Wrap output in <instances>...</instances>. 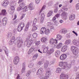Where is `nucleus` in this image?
<instances>
[{
    "label": "nucleus",
    "mask_w": 79,
    "mask_h": 79,
    "mask_svg": "<svg viewBox=\"0 0 79 79\" xmlns=\"http://www.w3.org/2000/svg\"><path fill=\"white\" fill-rule=\"evenodd\" d=\"M15 38L14 36H13L10 41V45H12L14 42L15 44L17 45L18 47H21L23 43V40H22L21 38L18 37L15 40Z\"/></svg>",
    "instance_id": "obj_1"
},
{
    "label": "nucleus",
    "mask_w": 79,
    "mask_h": 79,
    "mask_svg": "<svg viewBox=\"0 0 79 79\" xmlns=\"http://www.w3.org/2000/svg\"><path fill=\"white\" fill-rule=\"evenodd\" d=\"M28 8L30 10H32L34 9V4L32 3H31L29 5V6H26L24 8V10H25V11L28 10Z\"/></svg>",
    "instance_id": "obj_2"
},
{
    "label": "nucleus",
    "mask_w": 79,
    "mask_h": 79,
    "mask_svg": "<svg viewBox=\"0 0 79 79\" xmlns=\"http://www.w3.org/2000/svg\"><path fill=\"white\" fill-rule=\"evenodd\" d=\"M24 27V23H21L19 24V25L18 27V28L17 29L18 32H20L22 30L23 27Z\"/></svg>",
    "instance_id": "obj_3"
},
{
    "label": "nucleus",
    "mask_w": 79,
    "mask_h": 79,
    "mask_svg": "<svg viewBox=\"0 0 79 79\" xmlns=\"http://www.w3.org/2000/svg\"><path fill=\"white\" fill-rule=\"evenodd\" d=\"M68 65V62H61L59 63V66L60 67H63L62 69H64L65 68L67 67V65Z\"/></svg>",
    "instance_id": "obj_4"
},
{
    "label": "nucleus",
    "mask_w": 79,
    "mask_h": 79,
    "mask_svg": "<svg viewBox=\"0 0 79 79\" xmlns=\"http://www.w3.org/2000/svg\"><path fill=\"white\" fill-rule=\"evenodd\" d=\"M33 42V40H28L27 41V39H26V41L24 42V44L26 43L27 44L26 46L29 47L32 44Z\"/></svg>",
    "instance_id": "obj_5"
},
{
    "label": "nucleus",
    "mask_w": 79,
    "mask_h": 79,
    "mask_svg": "<svg viewBox=\"0 0 79 79\" xmlns=\"http://www.w3.org/2000/svg\"><path fill=\"white\" fill-rule=\"evenodd\" d=\"M19 61V57L18 56H16L15 57L14 60V64L16 65L18 63Z\"/></svg>",
    "instance_id": "obj_6"
},
{
    "label": "nucleus",
    "mask_w": 79,
    "mask_h": 79,
    "mask_svg": "<svg viewBox=\"0 0 79 79\" xmlns=\"http://www.w3.org/2000/svg\"><path fill=\"white\" fill-rule=\"evenodd\" d=\"M60 79H68V76L64 73H62L60 76Z\"/></svg>",
    "instance_id": "obj_7"
},
{
    "label": "nucleus",
    "mask_w": 79,
    "mask_h": 79,
    "mask_svg": "<svg viewBox=\"0 0 79 79\" xmlns=\"http://www.w3.org/2000/svg\"><path fill=\"white\" fill-rule=\"evenodd\" d=\"M55 43L56 44H58V40H56V39H55L54 40L52 38L50 39V44H51V45L54 44H55Z\"/></svg>",
    "instance_id": "obj_8"
},
{
    "label": "nucleus",
    "mask_w": 79,
    "mask_h": 79,
    "mask_svg": "<svg viewBox=\"0 0 79 79\" xmlns=\"http://www.w3.org/2000/svg\"><path fill=\"white\" fill-rule=\"evenodd\" d=\"M71 49L73 53H76L77 52H78V48L76 47L73 46H72Z\"/></svg>",
    "instance_id": "obj_9"
},
{
    "label": "nucleus",
    "mask_w": 79,
    "mask_h": 79,
    "mask_svg": "<svg viewBox=\"0 0 79 79\" xmlns=\"http://www.w3.org/2000/svg\"><path fill=\"white\" fill-rule=\"evenodd\" d=\"M73 45H75L78 47H79V42L76 40H74L73 41Z\"/></svg>",
    "instance_id": "obj_10"
},
{
    "label": "nucleus",
    "mask_w": 79,
    "mask_h": 79,
    "mask_svg": "<svg viewBox=\"0 0 79 79\" xmlns=\"http://www.w3.org/2000/svg\"><path fill=\"white\" fill-rule=\"evenodd\" d=\"M44 71V69L42 68H40L38 70L37 72V75H39L41 74Z\"/></svg>",
    "instance_id": "obj_11"
},
{
    "label": "nucleus",
    "mask_w": 79,
    "mask_h": 79,
    "mask_svg": "<svg viewBox=\"0 0 79 79\" xmlns=\"http://www.w3.org/2000/svg\"><path fill=\"white\" fill-rule=\"evenodd\" d=\"M2 5L3 6H6L8 5V1L5 0L2 3Z\"/></svg>",
    "instance_id": "obj_12"
},
{
    "label": "nucleus",
    "mask_w": 79,
    "mask_h": 79,
    "mask_svg": "<svg viewBox=\"0 0 79 79\" xmlns=\"http://www.w3.org/2000/svg\"><path fill=\"white\" fill-rule=\"evenodd\" d=\"M51 74H52V72L50 71H47L45 74V77H46L48 79L49 77V76L51 75Z\"/></svg>",
    "instance_id": "obj_13"
},
{
    "label": "nucleus",
    "mask_w": 79,
    "mask_h": 79,
    "mask_svg": "<svg viewBox=\"0 0 79 79\" xmlns=\"http://www.w3.org/2000/svg\"><path fill=\"white\" fill-rule=\"evenodd\" d=\"M67 57V56L66 55L64 54L62 55L60 57V59L61 60H64Z\"/></svg>",
    "instance_id": "obj_14"
},
{
    "label": "nucleus",
    "mask_w": 79,
    "mask_h": 79,
    "mask_svg": "<svg viewBox=\"0 0 79 79\" xmlns=\"http://www.w3.org/2000/svg\"><path fill=\"white\" fill-rule=\"evenodd\" d=\"M68 47V46L65 45L63 46L61 48V51L62 52H66L67 50V48Z\"/></svg>",
    "instance_id": "obj_15"
},
{
    "label": "nucleus",
    "mask_w": 79,
    "mask_h": 79,
    "mask_svg": "<svg viewBox=\"0 0 79 79\" xmlns=\"http://www.w3.org/2000/svg\"><path fill=\"white\" fill-rule=\"evenodd\" d=\"M74 18H75V15L74 14H72L69 17V19L71 21L74 20Z\"/></svg>",
    "instance_id": "obj_16"
},
{
    "label": "nucleus",
    "mask_w": 79,
    "mask_h": 79,
    "mask_svg": "<svg viewBox=\"0 0 79 79\" xmlns=\"http://www.w3.org/2000/svg\"><path fill=\"white\" fill-rule=\"evenodd\" d=\"M45 30H46V28H45L44 27L42 28L41 29L40 34H44L45 33Z\"/></svg>",
    "instance_id": "obj_17"
},
{
    "label": "nucleus",
    "mask_w": 79,
    "mask_h": 79,
    "mask_svg": "<svg viewBox=\"0 0 79 79\" xmlns=\"http://www.w3.org/2000/svg\"><path fill=\"white\" fill-rule=\"evenodd\" d=\"M6 14V12L5 9H3L1 11V13L0 14V15H5Z\"/></svg>",
    "instance_id": "obj_18"
},
{
    "label": "nucleus",
    "mask_w": 79,
    "mask_h": 79,
    "mask_svg": "<svg viewBox=\"0 0 79 79\" xmlns=\"http://www.w3.org/2000/svg\"><path fill=\"white\" fill-rule=\"evenodd\" d=\"M60 32L62 34H66L67 32V30L66 29L63 28L61 29L60 31Z\"/></svg>",
    "instance_id": "obj_19"
},
{
    "label": "nucleus",
    "mask_w": 79,
    "mask_h": 79,
    "mask_svg": "<svg viewBox=\"0 0 79 79\" xmlns=\"http://www.w3.org/2000/svg\"><path fill=\"white\" fill-rule=\"evenodd\" d=\"M29 24H30V23L29 22H27L25 29V31H26V32L28 30V29H29Z\"/></svg>",
    "instance_id": "obj_20"
},
{
    "label": "nucleus",
    "mask_w": 79,
    "mask_h": 79,
    "mask_svg": "<svg viewBox=\"0 0 79 79\" xmlns=\"http://www.w3.org/2000/svg\"><path fill=\"white\" fill-rule=\"evenodd\" d=\"M23 68L22 70V73H24L25 72V69H26V65L25 64L23 63Z\"/></svg>",
    "instance_id": "obj_21"
},
{
    "label": "nucleus",
    "mask_w": 79,
    "mask_h": 79,
    "mask_svg": "<svg viewBox=\"0 0 79 79\" xmlns=\"http://www.w3.org/2000/svg\"><path fill=\"white\" fill-rule=\"evenodd\" d=\"M56 38L58 40H61L62 39V36L58 34L57 35Z\"/></svg>",
    "instance_id": "obj_22"
},
{
    "label": "nucleus",
    "mask_w": 79,
    "mask_h": 79,
    "mask_svg": "<svg viewBox=\"0 0 79 79\" xmlns=\"http://www.w3.org/2000/svg\"><path fill=\"white\" fill-rule=\"evenodd\" d=\"M53 11L52 10H50V11L48 13V14H47V16L48 17H49L51 16H52V14H53Z\"/></svg>",
    "instance_id": "obj_23"
},
{
    "label": "nucleus",
    "mask_w": 79,
    "mask_h": 79,
    "mask_svg": "<svg viewBox=\"0 0 79 79\" xmlns=\"http://www.w3.org/2000/svg\"><path fill=\"white\" fill-rule=\"evenodd\" d=\"M60 51L59 50H57L55 52V56L56 57H58V56L60 55Z\"/></svg>",
    "instance_id": "obj_24"
},
{
    "label": "nucleus",
    "mask_w": 79,
    "mask_h": 79,
    "mask_svg": "<svg viewBox=\"0 0 79 79\" xmlns=\"http://www.w3.org/2000/svg\"><path fill=\"white\" fill-rule=\"evenodd\" d=\"M62 45L63 44H62V43H60L59 44H58V45L57 46V48H58V49L60 48H61V47H62Z\"/></svg>",
    "instance_id": "obj_25"
},
{
    "label": "nucleus",
    "mask_w": 79,
    "mask_h": 79,
    "mask_svg": "<svg viewBox=\"0 0 79 79\" xmlns=\"http://www.w3.org/2000/svg\"><path fill=\"white\" fill-rule=\"evenodd\" d=\"M71 41L70 40H66L64 44L65 45H69L71 44Z\"/></svg>",
    "instance_id": "obj_26"
},
{
    "label": "nucleus",
    "mask_w": 79,
    "mask_h": 79,
    "mask_svg": "<svg viewBox=\"0 0 79 79\" xmlns=\"http://www.w3.org/2000/svg\"><path fill=\"white\" fill-rule=\"evenodd\" d=\"M5 49H4V51L5 52V53L6 55L8 56V50L6 47H5Z\"/></svg>",
    "instance_id": "obj_27"
},
{
    "label": "nucleus",
    "mask_w": 79,
    "mask_h": 79,
    "mask_svg": "<svg viewBox=\"0 0 79 79\" xmlns=\"http://www.w3.org/2000/svg\"><path fill=\"white\" fill-rule=\"evenodd\" d=\"M12 33L11 32H9L7 34V36L8 39H10L12 37Z\"/></svg>",
    "instance_id": "obj_28"
},
{
    "label": "nucleus",
    "mask_w": 79,
    "mask_h": 79,
    "mask_svg": "<svg viewBox=\"0 0 79 79\" xmlns=\"http://www.w3.org/2000/svg\"><path fill=\"white\" fill-rule=\"evenodd\" d=\"M47 38L45 37H43L41 40V42H44L46 43V41H47Z\"/></svg>",
    "instance_id": "obj_29"
},
{
    "label": "nucleus",
    "mask_w": 79,
    "mask_h": 79,
    "mask_svg": "<svg viewBox=\"0 0 79 79\" xmlns=\"http://www.w3.org/2000/svg\"><path fill=\"white\" fill-rule=\"evenodd\" d=\"M34 50V48H31L30 49L29 51L28 52V55H30V53H32V52H33V50Z\"/></svg>",
    "instance_id": "obj_30"
},
{
    "label": "nucleus",
    "mask_w": 79,
    "mask_h": 79,
    "mask_svg": "<svg viewBox=\"0 0 79 79\" xmlns=\"http://www.w3.org/2000/svg\"><path fill=\"white\" fill-rule=\"evenodd\" d=\"M61 72V69L60 68H58L56 70V73H60Z\"/></svg>",
    "instance_id": "obj_31"
},
{
    "label": "nucleus",
    "mask_w": 79,
    "mask_h": 79,
    "mask_svg": "<svg viewBox=\"0 0 79 79\" xmlns=\"http://www.w3.org/2000/svg\"><path fill=\"white\" fill-rule=\"evenodd\" d=\"M38 57V54H35L34 56L33 57V60H35L37 59V58Z\"/></svg>",
    "instance_id": "obj_32"
},
{
    "label": "nucleus",
    "mask_w": 79,
    "mask_h": 79,
    "mask_svg": "<svg viewBox=\"0 0 79 79\" xmlns=\"http://www.w3.org/2000/svg\"><path fill=\"white\" fill-rule=\"evenodd\" d=\"M33 26H34L33 27L32 30V31L33 32H34L37 29V27L36 26H35V25H34Z\"/></svg>",
    "instance_id": "obj_33"
},
{
    "label": "nucleus",
    "mask_w": 79,
    "mask_h": 79,
    "mask_svg": "<svg viewBox=\"0 0 79 79\" xmlns=\"http://www.w3.org/2000/svg\"><path fill=\"white\" fill-rule=\"evenodd\" d=\"M50 33V30L48 29H47L45 30V31L44 32V34L47 35V34H48Z\"/></svg>",
    "instance_id": "obj_34"
},
{
    "label": "nucleus",
    "mask_w": 79,
    "mask_h": 79,
    "mask_svg": "<svg viewBox=\"0 0 79 79\" xmlns=\"http://www.w3.org/2000/svg\"><path fill=\"white\" fill-rule=\"evenodd\" d=\"M10 3H11V4H13L14 6H16V2L14 1H11L10 2Z\"/></svg>",
    "instance_id": "obj_35"
},
{
    "label": "nucleus",
    "mask_w": 79,
    "mask_h": 79,
    "mask_svg": "<svg viewBox=\"0 0 79 79\" xmlns=\"http://www.w3.org/2000/svg\"><path fill=\"white\" fill-rule=\"evenodd\" d=\"M48 47L45 48L43 50V53H46L48 51Z\"/></svg>",
    "instance_id": "obj_36"
},
{
    "label": "nucleus",
    "mask_w": 79,
    "mask_h": 79,
    "mask_svg": "<svg viewBox=\"0 0 79 79\" xmlns=\"http://www.w3.org/2000/svg\"><path fill=\"white\" fill-rule=\"evenodd\" d=\"M26 5L25 3L24 2L21 3L19 5L22 8V7H24Z\"/></svg>",
    "instance_id": "obj_37"
},
{
    "label": "nucleus",
    "mask_w": 79,
    "mask_h": 79,
    "mask_svg": "<svg viewBox=\"0 0 79 79\" xmlns=\"http://www.w3.org/2000/svg\"><path fill=\"white\" fill-rule=\"evenodd\" d=\"M45 18V15L44 13H42L41 15V19H44V18Z\"/></svg>",
    "instance_id": "obj_38"
},
{
    "label": "nucleus",
    "mask_w": 79,
    "mask_h": 79,
    "mask_svg": "<svg viewBox=\"0 0 79 79\" xmlns=\"http://www.w3.org/2000/svg\"><path fill=\"white\" fill-rule=\"evenodd\" d=\"M37 22V20L36 18H35L34 21H33V26H35V25L36 23Z\"/></svg>",
    "instance_id": "obj_39"
},
{
    "label": "nucleus",
    "mask_w": 79,
    "mask_h": 79,
    "mask_svg": "<svg viewBox=\"0 0 79 79\" xmlns=\"http://www.w3.org/2000/svg\"><path fill=\"white\" fill-rule=\"evenodd\" d=\"M46 7V6H43L42 7V9H41L40 13H41L42 11H43V10H44V9H45V7Z\"/></svg>",
    "instance_id": "obj_40"
},
{
    "label": "nucleus",
    "mask_w": 79,
    "mask_h": 79,
    "mask_svg": "<svg viewBox=\"0 0 79 79\" xmlns=\"http://www.w3.org/2000/svg\"><path fill=\"white\" fill-rule=\"evenodd\" d=\"M43 63H42V62L39 61L37 63V65H38V66H39V65L40 66V65H42Z\"/></svg>",
    "instance_id": "obj_41"
},
{
    "label": "nucleus",
    "mask_w": 79,
    "mask_h": 79,
    "mask_svg": "<svg viewBox=\"0 0 79 79\" xmlns=\"http://www.w3.org/2000/svg\"><path fill=\"white\" fill-rule=\"evenodd\" d=\"M54 50H55L53 48H51L50 50V51H49V53H50L51 54L54 52Z\"/></svg>",
    "instance_id": "obj_42"
},
{
    "label": "nucleus",
    "mask_w": 79,
    "mask_h": 79,
    "mask_svg": "<svg viewBox=\"0 0 79 79\" xmlns=\"http://www.w3.org/2000/svg\"><path fill=\"white\" fill-rule=\"evenodd\" d=\"M33 66H34V64H33V63H31L28 65V67L30 68H32L33 67Z\"/></svg>",
    "instance_id": "obj_43"
},
{
    "label": "nucleus",
    "mask_w": 79,
    "mask_h": 79,
    "mask_svg": "<svg viewBox=\"0 0 79 79\" xmlns=\"http://www.w3.org/2000/svg\"><path fill=\"white\" fill-rule=\"evenodd\" d=\"M33 37L34 38H36L37 37V34L36 33H34L33 34Z\"/></svg>",
    "instance_id": "obj_44"
},
{
    "label": "nucleus",
    "mask_w": 79,
    "mask_h": 79,
    "mask_svg": "<svg viewBox=\"0 0 79 79\" xmlns=\"http://www.w3.org/2000/svg\"><path fill=\"white\" fill-rule=\"evenodd\" d=\"M47 25L48 26L50 27L52 25V23L51 22H49L47 23Z\"/></svg>",
    "instance_id": "obj_45"
},
{
    "label": "nucleus",
    "mask_w": 79,
    "mask_h": 79,
    "mask_svg": "<svg viewBox=\"0 0 79 79\" xmlns=\"http://www.w3.org/2000/svg\"><path fill=\"white\" fill-rule=\"evenodd\" d=\"M67 68L68 69H70L71 68V65L70 64H67Z\"/></svg>",
    "instance_id": "obj_46"
},
{
    "label": "nucleus",
    "mask_w": 79,
    "mask_h": 79,
    "mask_svg": "<svg viewBox=\"0 0 79 79\" xmlns=\"http://www.w3.org/2000/svg\"><path fill=\"white\" fill-rule=\"evenodd\" d=\"M10 9L12 11H15V7H14V6H11L10 7Z\"/></svg>",
    "instance_id": "obj_47"
},
{
    "label": "nucleus",
    "mask_w": 79,
    "mask_h": 79,
    "mask_svg": "<svg viewBox=\"0 0 79 79\" xmlns=\"http://www.w3.org/2000/svg\"><path fill=\"white\" fill-rule=\"evenodd\" d=\"M7 22L6 21L2 20L3 24V26H5L6 25V23Z\"/></svg>",
    "instance_id": "obj_48"
},
{
    "label": "nucleus",
    "mask_w": 79,
    "mask_h": 79,
    "mask_svg": "<svg viewBox=\"0 0 79 79\" xmlns=\"http://www.w3.org/2000/svg\"><path fill=\"white\" fill-rule=\"evenodd\" d=\"M55 63V61L54 60H52L50 61V64H54Z\"/></svg>",
    "instance_id": "obj_49"
},
{
    "label": "nucleus",
    "mask_w": 79,
    "mask_h": 79,
    "mask_svg": "<svg viewBox=\"0 0 79 79\" xmlns=\"http://www.w3.org/2000/svg\"><path fill=\"white\" fill-rule=\"evenodd\" d=\"M61 15L62 16H64L66 15V13H65V12H63L61 14Z\"/></svg>",
    "instance_id": "obj_50"
},
{
    "label": "nucleus",
    "mask_w": 79,
    "mask_h": 79,
    "mask_svg": "<svg viewBox=\"0 0 79 79\" xmlns=\"http://www.w3.org/2000/svg\"><path fill=\"white\" fill-rule=\"evenodd\" d=\"M64 10V11H67L68 10V8H64V6L62 7V11Z\"/></svg>",
    "instance_id": "obj_51"
},
{
    "label": "nucleus",
    "mask_w": 79,
    "mask_h": 79,
    "mask_svg": "<svg viewBox=\"0 0 79 79\" xmlns=\"http://www.w3.org/2000/svg\"><path fill=\"white\" fill-rule=\"evenodd\" d=\"M48 67V64L47 63H45L44 64V68L46 69Z\"/></svg>",
    "instance_id": "obj_52"
},
{
    "label": "nucleus",
    "mask_w": 79,
    "mask_h": 79,
    "mask_svg": "<svg viewBox=\"0 0 79 79\" xmlns=\"http://www.w3.org/2000/svg\"><path fill=\"white\" fill-rule=\"evenodd\" d=\"M76 8L77 10H79V3L77 4L76 5Z\"/></svg>",
    "instance_id": "obj_53"
},
{
    "label": "nucleus",
    "mask_w": 79,
    "mask_h": 79,
    "mask_svg": "<svg viewBox=\"0 0 79 79\" xmlns=\"http://www.w3.org/2000/svg\"><path fill=\"white\" fill-rule=\"evenodd\" d=\"M22 9H23L21 7H18V8H17V11H19L21 10H22Z\"/></svg>",
    "instance_id": "obj_54"
},
{
    "label": "nucleus",
    "mask_w": 79,
    "mask_h": 79,
    "mask_svg": "<svg viewBox=\"0 0 79 79\" xmlns=\"http://www.w3.org/2000/svg\"><path fill=\"white\" fill-rule=\"evenodd\" d=\"M40 0H35V2L37 4H38V3L40 2Z\"/></svg>",
    "instance_id": "obj_55"
},
{
    "label": "nucleus",
    "mask_w": 79,
    "mask_h": 79,
    "mask_svg": "<svg viewBox=\"0 0 79 79\" xmlns=\"http://www.w3.org/2000/svg\"><path fill=\"white\" fill-rule=\"evenodd\" d=\"M52 5V2H49L48 3V5L49 6H51Z\"/></svg>",
    "instance_id": "obj_56"
},
{
    "label": "nucleus",
    "mask_w": 79,
    "mask_h": 79,
    "mask_svg": "<svg viewBox=\"0 0 79 79\" xmlns=\"http://www.w3.org/2000/svg\"><path fill=\"white\" fill-rule=\"evenodd\" d=\"M72 32H73V34H75L76 36H77V35H78L77 33H76V32H75L74 31H72Z\"/></svg>",
    "instance_id": "obj_57"
},
{
    "label": "nucleus",
    "mask_w": 79,
    "mask_h": 79,
    "mask_svg": "<svg viewBox=\"0 0 79 79\" xmlns=\"http://www.w3.org/2000/svg\"><path fill=\"white\" fill-rule=\"evenodd\" d=\"M13 13H14V11L11 10H10V12H9L10 15H12Z\"/></svg>",
    "instance_id": "obj_58"
},
{
    "label": "nucleus",
    "mask_w": 79,
    "mask_h": 79,
    "mask_svg": "<svg viewBox=\"0 0 79 79\" xmlns=\"http://www.w3.org/2000/svg\"><path fill=\"white\" fill-rule=\"evenodd\" d=\"M2 21H5L7 22V18L6 17H5L3 19Z\"/></svg>",
    "instance_id": "obj_59"
},
{
    "label": "nucleus",
    "mask_w": 79,
    "mask_h": 79,
    "mask_svg": "<svg viewBox=\"0 0 79 79\" xmlns=\"http://www.w3.org/2000/svg\"><path fill=\"white\" fill-rule=\"evenodd\" d=\"M77 68L76 67H75L74 68V71H75V72H76V71L77 70Z\"/></svg>",
    "instance_id": "obj_60"
},
{
    "label": "nucleus",
    "mask_w": 79,
    "mask_h": 79,
    "mask_svg": "<svg viewBox=\"0 0 79 79\" xmlns=\"http://www.w3.org/2000/svg\"><path fill=\"white\" fill-rule=\"evenodd\" d=\"M71 64H75V61L74 60L72 61Z\"/></svg>",
    "instance_id": "obj_61"
},
{
    "label": "nucleus",
    "mask_w": 79,
    "mask_h": 79,
    "mask_svg": "<svg viewBox=\"0 0 79 79\" xmlns=\"http://www.w3.org/2000/svg\"><path fill=\"white\" fill-rule=\"evenodd\" d=\"M35 44L36 45H39V44H40V41H38L36 42Z\"/></svg>",
    "instance_id": "obj_62"
},
{
    "label": "nucleus",
    "mask_w": 79,
    "mask_h": 79,
    "mask_svg": "<svg viewBox=\"0 0 79 79\" xmlns=\"http://www.w3.org/2000/svg\"><path fill=\"white\" fill-rule=\"evenodd\" d=\"M56 17L57 18H59L60 17V14H57L56 15H55Z\"/></svg>",
    "instance_id": "obj_63"
},
{
    "label": "nucleus",
    "mask_w": 79,
    "mask_h": 79,
    "mask_svg": "<svg viewBox=\"0 0 79 79\" xmlns=\"http://www.w3.org/2000/svg\"><path fill=\"white\" fill-rule=\"evenodd\" d=\"M59 22L61 24H62V23H63V22H64V21L63 20L61 19L59 20Z\"/></svg>",
    "instance_id": "obj_64"
}]
</instances>
